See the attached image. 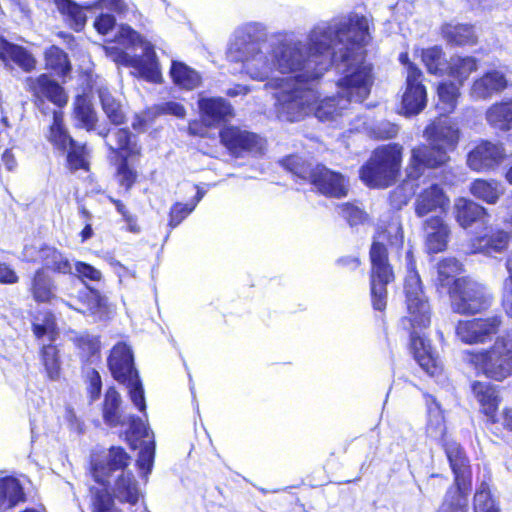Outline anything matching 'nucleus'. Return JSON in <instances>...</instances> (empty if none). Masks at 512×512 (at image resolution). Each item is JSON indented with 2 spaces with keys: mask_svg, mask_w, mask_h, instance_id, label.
I'll list each match as a JSON object with an SVG mask.
<instances>
[{
  "mask_svg": "<svg viewBox=\"0 0 512 512\" xmlns=\"http://www.w3.org/2000/svg\"><path fill=\"white\" fill-rule=\"evenodd\" d=\"M369 22L357 14L315 25L302 40L279 32L267 40L266 26L249 22L233 32L226 58L241 64V73L275 89L277 117L288 122L311 112L320 121H335L351 103L362 102L373 84L372 66L364 59Z\"/></svg>",
  "mask_w": 512,
  "mask_h": 512,
  "instance_id": "obj_1",
  "label": "nucleus"
},
{
  "mask_svg": "<svg viewBox=\"0 0 512 512\" xmlns=\"http://www.w3.org/2000/svg\"><path fill=\"white\" fill-rule=\"evenodd\" d=\"M404 235L398 218H392L386 225H379L370 248L371 275L370 288L374 309L382 311L387 303L386 286L394 279L392 268L388 262L385 247L387 242L391 247L400 249L403 246Z\"/></svg>",
  "mask_w": 512,
  "mask_h": 512,
  "instance_id": "obj_2",
  "label": "nucleus"
},
{
  "mask_svg": "<svg viewBox=\"0 0 512 512\" xmlns=\"http://www.w3.org/2000/svg\"><path fill=\"white\" fill-rule=\"evenodd\" d=\"M424 136L428 145L415 147L411 151L408 176L416 179L425 168H436L449 160L459 141V129L448 118H439L426 127Z\"/></svg>",
  "mask_w": 512,
  "mask_h": 512,
  "instance_id": "obj_3",
  "label": "nucleus"
},
{
  "mask_svg": "<svg viewBox=\"0 0 512 512\" xmlns=\"http://www.w3.org/2000/svg\"><path fill=\"white\" fill-rule=\"evenodd\" d=\"M462 361L476 375H483L495 381L512 376V334L498 337L488 349L462 352Z\"/></svg>",
  "mask_w": 512,
  "mask_h": 512,
  "instance_id": "obj_4",
  "label": "nucleus"
},
{
  "mask_svg": "<svg viewBox=\"0 0 512 512\" xmlns=\"http://www.w3.org/2000/svg\"><path fill=\"white\" fill-rule=\"evenodd\" d=\"M118 43L130 47L140 45L143 49L142 56H131L114 46L106 47L107 54L117 63L130 66L137 74L147 81L158 83L161 81L159 63L150 42L145 41L140 34L128 25H120L116 35Z\"/></svg>",
  "mask_w": 512,
  "mask_h": 512,
  "instance_id": "obj_5",
  "label": "nucleus"
},
{
  "mask_svg": "<svg viewBox=\"0 0 512 512\" xmlns=\"http://www.w3.org/2000/svg\"><path fill=\"white\" fill-rule=\"evenodd\" d=\"M283 166L296 177L308 180L320 194L326 197L342 198L348 194V179L324 165L312 166L299 156H289L283 160Z\"/></svg>",
  "mask_w": 512,
  "mask_h": 512,
  "instance_id": "obj_6",
  "label": "nucleus"
},
{
  "mask_svg": "<svg viewBox=\"0 0 512 512\" xmlns=\"http://www.w3.org/2000/svg\"><path fill=\"white\" fill-rule=\"evenodd\" d=\"M402 146L389 144L377 148L368 163L362 167L360 176L363 182L374 188L391 185L400 170Z\"/></svg>",
  "mask_w": 512,
  "mask_h": 512,
  "instance_id": "obj_7",
  "label": "nucleus"
},
{
  "mask_svg": "<svg viewBox=\"0 0 512 512\" xmlns=\"http://www.w3.org/2000/svg\"><path fill=\"white\" fill-rule=\"evenodd\" d=\"M407 275L404 283L408 319L414 328H426L430 324V307L424 295L419 274L411 251L406 253Z\"/></svg>",
  "mask_w": 512,
  "mask_h": 512,
  "instance_id": "obj_8",
  "label": "nucleus"
},
{
  "mask_svg": "<svg viewBox=\"0 0 512 512\" xmlns=\"http://www.w3.org/2000/svg\"><path fill=\"white\" fill-rule=\"evenodd\" d=\"M449 296L452 310L463 315L480 313L488 309L492 302L487 288L467 277L456 282V289Z\"/></svg>",
  "mask_w": 512,
  "mask_h": 512,
  "instance_id": "obj_9",
  "label": "nucleus"
},
{
  "mask_svg": "<svg viewBox=\"0 0 512 512\" xmlns=\"http://www.w3.org/2000/svg\"><path fill=\"white\" fill-rule=\"evenodd\" d=\"M501 319L498 316L460 320L456 324V337L464 344H483L490 340L499 330Z\"/></svg>",
  "mask_w": 512,
  "mask_h": 512,
  "instance_id": "obj_10",
  "label": "nucleus"
},
{
  "mask_svg": "<svg viewBox=\"0 0 512 512\" xmlns=\"http://www.w3.org/2000/svg\"><path fill=\"white\" fill-rule=\"evenodd\" d=\"M422 71L410 64L406 75V88L402 97V110L406 115L420 113L426 106L427 93L422 83Z\"/></svg>",
  "mask_w": 512,
  "mask_h": 512,
  "instance_id": "obj_11",
  "label": "nucleus"
},
{
  "mask_svg": "<svg viewBox=\"0 0 512 512\" xmlns=\"http://www.w3.org/2000/svg\"><path fill=\"white\" fill-rule=\"evenodd\" d=\"M27 84L35 97V105L44 114L47 113L45 99L58 107L66 105L68 97L63 88L46 74L37 78H28Z\"/></svg>",
  "mask_w": 512,
  "mask_h": 512,
  "instance_id": "obj_12",
  "label": "nucleus"
},
{
  "mask_svg": "<svg viewBox=\"0 0 512 512\" xmlns=\"http://www.w3.org/2000/svg\"><path fill=\"white\" fill-rule=\"evenodd\" d=\"M220 138L223 145L236 156L244 152L260 154L264 148L262 138L234 126L224 128L220 132Z\"/></svg>",
  "mask_w": 512,
  "mask_h": 512,
  "instance_id": "obj_13",
  "label": "nucleus"
},
{
  "mask_svg": "<svg viewBox=\"0 0 512 512\" xmlns=\"http://www.w3.org/2000/svg\"><path fill=\"white\" fill-rule=\"evenodd\" d=\"M506 154L501 144L481 141L468 154V166L477 172L489 171L499 166Z\"/></svg>",
  "mask_w": 512,
  "mask_h": 512,
  "instance_id": "obj_14",
  "label": "nucleus"
},
{
  "mask_svg": "<svg viewBox=\"0 0 512 512\" xmlns=\"http://www.w3.org/2000/svg\"><path fill=\"white\" fill-rule=\"evenodd\" d=\"M23 259L29 262H42L44 270L49 269L61 274L72 273V265L68 258L53 247L37 249L34 246H26L23 250Z\"/></svg>",
  "mask_w": 512,
  "mask_h": 512,
  "instance_id": "obj_15",
  "label": "nucleus"
},
{
  "mask_svg": "<svg viewBox=\"0 0 512 512\" xmlns=\"http://www.w3.org/2000/svg\"><path fill=\"white\" fill-rule=\"evenodd\" d=\"M443 446L455 476V486L461 489H469L471 486V470L465 452L453 440L445 439Z\"/></svg>",
  "mask_w": 512,
  "mask_h": 512,
  "instance_id": "obj_16",
  "label": "nucleus"
},
{
  "mask_svg": "<svg viewBox=\"0 0 512 512\" xmlns=\"http://www.w3.org/2000/svg\"><path fill=\"white\" fill-rule=\"evenodd\" d=\"M424 245L428 253H439L447 248L450 227L439 216H433L424 221L423 224Z\"/></svg>",
  "mask_w": 512,
  "mask_h": 512,
  "instance_id": "obj_17",
  "label": "nucleus"
},
{
  "mask_svg": "<svg viewBox=\"0 0 512 512\" xmlns=\"http://www.w3.org/2000/svg\"><path fill=\"white\" fill-rule=\"evenodd\" d=\"M108 366L113 377L118 382H125L131 376L137 374L134 368L131 348L125 343H117L108 357Z\"/></svg>",
  "mask_w": 512,
  "mask_h": 512,
  "instance_id": "obj_18",
  "label": "nucleus"
},
{
  "mask_svg": "<svg viewBox=\"0 0 512 512\" xmlns=\"http://www.w3.org/2000/svg\"><path fill=\"white\" fill-rule=\"evenodd\" d=\"M463 271V265L456 258L448 257L440 260L436 265L434 283L437 290L448 295L456 289V282L463 277H458Z\"/></svg>",
  "mask_w": 512,
  "mask_h": 512,
  "instance_id": "obj_19",
  "label": "nucleus"
},
{
  "mask_svg": "<svg viewBox=\"0 0 512 512\" xmlns=\"http://www.w3.org/2000/svg\"><path fill=\"white\" fill-rule=\"evenodd\" d=\"M202 120L208 126H215L233 116V107L221 97L200 98L198 101Z\"/></svg>",
  "mask_w": 512,
  "mask_h": 512,
  "instance_id": "obj_20",
  "label": "nucleus"
},
{
  "mask_svg": "<svg viewBox=\"0 0 512 512\" xmlns=\"http://www.w3.org/2000/svg\"><path fill=\"white\" fill-rule=\"evenodd\" d=\"M411 346L414 351L415 360L427 374L435 376L441 371L438 357L428 339L417 335L414 331L411 334Z\"/></svg>",
  "mask_w": 512,
  "mask_h": 512,
  "instance_id": "obj_21",
  "label": "nucleus"
},
{
  "mask_svg": "<svg viewBox=\"0 0 512 512\" xmlns=\"http://www.w3.org/2000/svg\"><path fill=\"white\" fill-rule=\"evenodd\" d=\"M506 87L507 80L504 74L499 71H490L473 81L469 93L474 100H486Z\"/></svg>",
  "mask_w": 512,
  "mask_h": 512,
  "instance_id": "obj_22",
  "label": "nucleus"
},
{
  "mask_svg": "<svg viewBox=\"0 0 512 512\" xmlns=\"http://www.w3.org/2000/svg\"><path fill=\"white\" fill-rule=\"evenodd\" d=\"M449 204V199L439 185H431L429 188L420 192L415 199V213L418 217H423L437 210H445Z\"/></svg>",
  "mask_w": 512,
  "mask_h": 512,
  "instance_id": "obj_23",
  "label": "nucleus"
},
{
  "mask_svg": "<svg viewBox=\"0 0 512 512\" xmlns=\"http://www.w3.org/2000/svg\"><path fill=\"white\" fill-rule=\"evenodd\" d=\"M510 234L502 229L491 231L483 236H477L471 240V251L491 256L504 252L510 242Z\"/></svg>",
  "mask_w": 512,
  "mask_h": 512,
  "instance_id": "obj_24",
  "label": "nucleus"
},
{
  "mask_svg": "<svg viewBox=\"0 0 512 512\" xmlns=\"http://www.w3.org/2000/svg\"><path fill=\"white\" fill-rule=\"evenodd\" d=\"M453 214L459 226L467 229L487 216V210L470 199L459 197L454 201Z\"/></svg>",
  "mask_w": 512,
  "mask_h": 512,
  "instance_id": "obj_25",
  "label": "nucleus"
},
{
  "mask_svg": "<svg viewBox=\"0 0 512 512\" xmlns=\"http://www.w3.org/2000/svg\"><path fill=\"white\" fill-rule=\"evenodd\" d=\"M472 392L479 402L483 413L496 422V412L499 406V395L496 387L488 382L474 381Z\"/></svg>",
  "mask_w": 512,
  "mask_h": 512,
  "instance_id": "obj_26",
  "label": "nucleus"
},
{
  "mask_svg": "<svg viewBox=\"0 0 512 512\" xmlns=\"http://www.w3.org/2000/svg\"><path fill=\"white\" fill-rule=\"evenodd\" d=\"M129 457L126 452L119 447H113L109 451L108 461L106 464L95 463L93 467V477L96 482L106 485L108 478L112 472L117 470L124 471L127 466Z\"/></svg>",
  "mask_w": 512,
  "mask_h": 512,
  "instance_id": "obj_27",
  "label": "nucleus"
},
{
  "mask_svg": "<svg viewBox=\"0 0 512 512\" xmlns=\"http://www.w3.org/2000/svg\"><path fill=\"white\" fill-rule=\"evenodd\" d=\"M485 119L496 130L502 132L512 130V98L492 104L485 112Z\"/></svg>",
  "mask_w": 512,
  "mask_h": 512,
  "instance_id": "obj_28",
  "label": "nucleus"
},
{
  "mask_svg": "<svg viewBox=\"0 0 512 512\" xmlns=\"http://www.w3.org/2000/svg\"><path fill=\"white\" fill-rule=\"evenodd\" d=\"M56 285L44 268L35 271L30 284V292L38 303H51L57 298Z\"/></svg>",
  "mask_w": 512,
  "mask_h": 512,
  "instance_id": "obj_29",
  "label": "nucleus"
},
{
  "mask_svg": "<svg viewBox=\"0 0 512 512\" xmlns=\"http://www.w3.org/2000/svg\"><path fill=\"white\" fill-rule=\"evenodd\" d=\"M110 150L120 158H128L140 153L135 136L128 129H116L110 133L107 142Z\"/></svg>",
  "mask_w": 512,
  "mask_h": 512,
  "instance_id": "obj_30",
  "label": "nucleus"
},
{
  "mask_svg": "<svg viewBox=\"0 0 512 512\" xmlns=\"http://www.w3.org/2000/svg\"><path fill=\"white\" fill-rule=\"evenodd\" d=\"M24 501L25 494L19 480L12 476L0 477V512Z\"/></svg>",
  "mask_w": 512,
  "mask_h": 512,
  "instance_id": "obj_31",
  "label": "nucleus"
},
{
  "mask_svg": "<svg viewBox=\"0 0 512 512\" xmlns=\"http://www.w3.org/2000/svg\"><path fill=\"white\" fill-rule=\"evenodd\" d=\"M0 59L5 65L12 62L25 71H30L35 67L34 58L23 47L3 39L0 40Z\"/></svg>",
  "mask_w": 512,
  "mask_h": 512,
  "instance_id": "obj_32",
  "label": "nucleus"
},
{
  "mask_svg": "<svg viewBox=\"0 0 512 512\" xmlns=\"http://www.w3.org/2000/svg\"><path fill=\"white\" fill-rule=\"evenodd\" d=\"M115 498L121 502L135 504L141 495L138 483L131 472L122 471L117 477L113 487Z\"/></svg>",
  "mask_w": 512,
  "mask_h": 512,
  "instance_id": "obj_33",
  "label": "nucleus"
},
{
  "mask_svg": "<svg viewBox=\"0 0 512 512\" xmlns=\"http://www.w3.org/2000/svg\"><path fill=\"white\" fill-rule=\"evenodd\" d=\"M121 397L114 389L109 388L105 394L102 415L104 422L111 426H124L126 424V415L120 409Z\"/></svg>",
  "mask_w": 512,
  "mask_h": 512,
  "instance_id": "obj_34",
  "label": "nucleus"
},
{
  "mask_svg": "<svg viewBox=\"0 0 512 512\" xmlns=\"http://www.w3.org/2000/svg\"><path fill=\"white\" fill-rule=\"evenodd\" d=\"M52 114V123L46 137L54 148L64 153L75 141L64 126L62 112L53 110Z\"/></svg>",
  "mask_w": 512,
  "mask_h": 512,
  "instance_id": "obj_35",
  "label": "nucleus"
},
{
  "mask_svg": "<svg viewBox=\"0 0 512 512\" xmlns=\"http://www.w3.org/2000/svg\"><path fill=\"white\" fill-rule=\"evenodd\" d=\"M442 36L449 44L456 46L473 45L476 43L474 29L467 24H444L442 26Z\"/></svg>",
  "mask_w": 512,
  "mask_h": 512,
  "instance_id": "obj_36",
  "label": "nucleus"
},
{
  "mask_svg": "<svg viewBox=\"0 0 512 512\" xmlns=\"http://www.w3.org/2000/svg\"><path fill=\"white\" fill-rule=\"evenodd\" d=\"M470 193L488 204H495L504 193L503 186L496 180L476 179L470 185Z\"/></svg>",
  "mask_w": 512,
  "mask_h": 512,
  "instance_id": "obj_37",
  "label": "nucleus"
},
{
  "mask_svg": "<svg viewBox=\"0 0 512 512\" xmlns=\"http://www.w3.org/2000/svg\"><path fill=\"white\" fill-rule=\"evenodd\" d=\"M66 23L75 31H80L86 24V14L82 7L72 0H54Z\"/></svg>",
  "mask_w": 512,
  "mask_h": 512,
  "instance_id": "obj_38",
  "label": "nucleus"
},
{
  "mask_svg": "<svg viewBox=\"0 0 512 512\" xmlns=\"http://www.w3.org/2000/svg\"><path fill=\"white\" fill-rule=\"evenodd\" d=\"M40 361L50 380L56 381L60 378L62 362L57 346L52 344L43 345L40 351Z\"/></svg>",
  "mask_w": 512,
  "mask_h": 512,
  "instance_id": "obj_39",
  "label": "nucleus"
},
{
  "mask_svg": "<svg viewBox=\"0 0 512 512\" xmlns=\"http://www.w3.org/2000/svg\"><path fill=\"white\" fill-rule=\"evenodd\" d=\"M477 68L478 62L472 56H453L450 58L448 71L449 75L455 78L461 86Z\"/></svg>",
  "mask_w": 512,
  "mask_h": 512,
  "instance_id": "obj_40",
  "label": "nucleus"
},
{
  "mask_svg": "<svg viewBox=\"0 0 512 512\" xmlns=\"http://www.w3.org/2000/svg\"><path fill=\"white\" fill-rule=\"evenodd\" d=\"M421 57L430 74L443 75L449 69V62L440 46L424 49Z\"/></svg>",
  "mask_w": 512,
  "mask_h": 512,
  "instance_id": "obj_41",
  "label": "nucleus"
},
{
  "mask_svg": "<svg viewBox=\"0 0 512 512\" xmlns=\"http://www.w3.org/2000/svg\"><path fill=\"white\" fill-rule=\"evenodd\" d=\"M170 74L178 86L187 90L196 88L201 81L200 75L195 70L181 62L172 63Z\"/></svg>",
  "mask_w": 512,
  "mask_h": 512,
  "instance_id": "obj_42",
  "label": "nucleus"
},
{
  "mask_svg": "<svg viewBox=\"0 0 512 512\" xmlns=\"http://www.w3.org/2000/svg\"><path fill=\"white\" fill-rule=\"evenodd\" d=\"M98 94L102 109L111 123L115 125L123 124L126 117L121 103L113 97L107 88H100Z\"/></svg>",
  "mask_w": 512,
  "mask_h": 512,
  "instance_id": "obj_43",
  "label": "nucleus"
},
{
  "mask_svg": "<svg viewBox=\"0 0 512 512\" xmlns=\"http://www.w3.org/2000/svg\"><path fill=\"white\" fill-rule=\"evenodd\" d=\"M74 117L79 125L91 130L96 123V112L92 107L91 100L86 95H78L74 102Z\"/></svg>",
  "mask_w": 512,
  "mask_h": 512,
  "instance_id": "obj_44",
  "label": "nucleus"
},
{
  "mask_svg": "<svg viewBox=\"0 0 512 512\" xmlns=\"http://www.w3.org/2000/svg\"><path fill=\"white\" fill-rule=\"evenodd\" d=\"M445 423L444 416L439 405L432 400V403H428V423H427V435L435 440H445Z\"/></svg>",
  "mask_w": 512,
  "mask_h": 512,
  "instance_id": "obj_45",
  "label": "nucleus"
},
{
  "mask_svg": "<svg viewBox=\"0 0 512 512\" xmlns=\"http://www.w3.org/2000/svg\"><path fill=\"white\" fill-rule=\"evenodd\" d=\"M438 92V108L442 113H451L456 105L460 95L459 85L453 82H443L437 88Z\"/></svg>",
  "mask_w": 512,
  "mask_h": 512,
  "instance_id": "obj_46",
  "label": "nucleus"
},
{
  "mask_svg": "<svg viewBox=\"0 0 512 512\" xmlns=\"http://www.w3.org/2000/svg\"><path fill=\"white\" fill-rule=\"evenodd\" d=\"M474 512H500L487 482H482L476 490L473 502Z\"/></svg>",
  "mask_w": 512,
  "mask_h": 512,
  "instance_id": "obj_47",
  "label": "nucleus"
},
{
  "mask_svg": "<svg viewBox=\"0 0 512 512\" xmlns=\"http://www.w3.org/2000/svg\"><path fill=\"white\" fill-rule=\"evenodd\" d=\"M469 489L451 487L445 496V500L439 512H467L466 494Z\"/></svg>",
  "mask_w": 512,
  "mask_h": 512,
  "instance_id": "obj_48",
  "label": "nucleus"
},
{
  "mask_svg": "<svg viewBox=\"0 0 512 512\" xmlns=\"http://www.w3.org/2000/svg\"><path fill=\"white\" fill-rule=\"evenodd\" d=\"M46 67L58 75H66L70 70L68 57L64 51L52 46L45 53Z\"/></svg>",
  "mask_w": 512,
  "mask_h": 512,
  "instance_id": "obj_49",
  "label": "nucleus"
},
{
  "mask_svg": "<svg viewBox=\"0 0 512 512\" xmlns=\"http://www.w3.org/2000/svg\"><path fill=\"white\" fill-rule=\"evenodd\" d=\"M65 152L67 153V166L71 171H76L80 169L85 171L88 170V151L85 145H81L75 142Z\"/></svg>",
  "mask_w": 512,
  "mask_h": 512,
  "instance_id": "obj_50",
  "label": "nucleus"
},
{
  "mask_svg": "<svg viewBox=\"0 0 512 512\" xmlns=\"http://www.w3.org/2000/svg\"><path fill=\"white\" fill-rule=\"evenodd\" d=\"M338 214L345 219L350 226L363 224L367 220L366 212L359 206L352 203L337 205Z\"/></svg>",
  "mask_w": 512,
  "mask_h": 512,
  "instance_id": "obj_51",
  "label": "nucleus"
},
{
  "mask_svg": "<svg viewBox=\"0 0 512 512\" xmlns=\"http://www.w3.org/2000/svg\"><path fill=\"white\" fill-rule=\"evenodd\" d=\"M122 383L127 386L130 399L135 407H137L141 412L145 411L146 403L144 398V390L138 373L131 376L129 379Z\"/></svg>",
  "mask_w": 512,
  "mask_h": 512,
  "instance_id": "obj_52",
  "label": "nucleus"
},
{
  "mask_svg": "<svg viewBox=\"0 0 512 512\" xmlns=\"http://www.w3.org/2000/svg\"><path fill=\"white\" fill-rule=\"evenodd\" d=\"M196 207V203H175L169 213V226L177 227Z\"/></svg>",
  "mask_w": 512,
  "mask_h": 512,
  "instance_id": "obj_53",
  "label": "nucleus"
},
{
  "mask_svg": "<svg viewBox=\"0 0 512 512\" xmlns=\"http://www.w3.org/2000/svg\"><path fill=\"white\" fill-rule=\"evenodd\" d=\"M78 346L81 350L82 356L87 360L95 357L100 351V341L94 336H81L78 340Z\"/></svg>",
  "mask_w": 512,
  "mask_h": 512,
  "instance_id": "obj_54",
  "label": "nucleus"
},
{
  "mask_svg": "<svg viewBox=\"0 0 512 512\" xmlns=\"http://www.w3.org/2000/svg\"><path fill=\"white\" fill-rule=\"evenodd\" d=\"M399 128L389 121H380L371 127L372 135L377 139H391L398 134Z\"/></svg>",
  "mask_w": 512,
  "mask_h": 512,
  "instance_id": "obj_55",
  "label": "nucleus"
},
{
  "mask_svg": "<svg viewBox=\"0 0 512 512\" xmlns=\"http://www.w3.org/2000/svg\"><path fill=\"white\" fill-rule=\"evenodd\" d=\"M87 307L82 312H89L93 315L102 314L106 307V298L102 297L97 291L90 290L87 295Z\"/></svg>",
  "mask_w": 512,
  "mask_h": 512,
  "instance_id": "obj_56",
  "label": "nucleus"
},
{
  "mask_svg": "<svg viewBox=\"0 0 512 512\" xmlns=\"http://www.w3.org/2000/svg\"><path fill=\"white\" fill-rule=\"evenodd\" d=\"M127 159L121 158L117 172L120 185L129 190L136 180V172L128 166Z\"/></svg>",
  "mask_w": 512,
  "mask_h": 512,
  "instance_id": "obj_57",
  "label": "nucleus"
},
{
  "mask_svg": "<svg viewBox=\"0 0 512 512\" xmlns=\"http://www.w3.org/2000/svg\"><path fill=\"white\" fill-rule=\"evenodd\" d=\"M153 460L154 446L151 443L145 444L144 447L141 448L137 459V464L145 475L151 471Z\"/></svg>",
  "mask_w": 512,
  "mask_h": 512,
  "instance_id": "obj_58",
  "label": "nucleus"
},
{
  "mask_svg": "<svg viewBox=\"0 0 512 512\" xmlns=\"http://www.w3.org/2000/svg\"><path fill=\"white\" fill-rule=\"evenodd\" d=\"M75 275L82 280L100 281L102 279L101 271L85 262H76Z\"/></svg>",
  "mask_w": 512,
  "mask_h": 512,
  "instance_id": "obj_59",
  "label": "nucleus"
},
{
  "mask_svg": "<svg viewBox=\"0 0 512 512\" xmlns=\"http://www.w3.org/2000/svg\"><path fill=\"white\" fill-rule=\"evenodd\" d=\"M93 506L94 512H115L113 500L106 491L97 492L95 494Z\"/></svg>",
  "mask_w": 512,
  "mask_h": 512,
  "instance_id": "obj_60",
  "label": "nucleus"
},
{
  "mask_svg": "<svg viewBox=\"0 0 512 512\" xmlns=\"http://www.w3.org/2000/svg\"><path fill=\"white\" fill-rule=\"evenodd\" d=\"M124 426H128V432L136 438L148 437L147 427L140 418L126 415V424Z\"/></svg>",
  "mask_w": 512,
  "mask_h": 512,
  "instance_id": "obj_61",
  "label": "nucleus"
},
{
  "mask_svg": "<svg viewBox=\"0 0 512 512\" xmlns=\"http://www.w3.org/2000/svg\"><path fill=\"white\" fill-rule=\"evenodd\" d=\"M88 378V393L90 399L95 401L99 398L102 388V382L100 374L96 370H91L87 374Z\"/></svg>",
  "mask_w": 512,
  "mask_h": 512,
  "instance_id": "obj_62",
  "label": "nucleus"
},
{
  "mask_svg": "<svg viewBox=\"0 0 512 512\" xmlns=\"http://www.w3.org/2000/svg\"><path fill=\"white\" fill-rule=\"evenodd\" d=\"M33 332L37 338L48 336L50 341H53L56 336L54 323L50 319H47L44 324L34 323Z\"/></svg>",
  "mask_w": 512,
  "mask_h": 512,
  "instance_id": "obj_63",
  "label": "nucleus"
},
{
  "mask_svg": "<svg viewBox=\"0 0 512 512\" xmlns=\"http://www.w3.org/2000/svg\"><path fill=\"white\" fill-rule=\"evenodd\" d=\"M159 114H170L178 118L185 116V108L177 102H165L156 107Z\"/></svg>",
  "mask_w": 512,
  "mask_h": 512,
  "instance_id": "obj_64",
  "label": "nucleus"
}]
</instances>
